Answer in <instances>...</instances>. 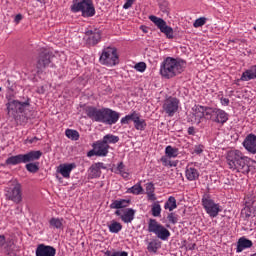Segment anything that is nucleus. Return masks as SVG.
Returning a JSON list of instances; mask_svg holds the SVG:
<instances>
[{
    "mask_svg": "<svg viewBox=\"0 0 256 256\" xmlns=\"http://www.w3.org/2000/svg\"><path fill=\"white\" fill-rule=\"evenodd\" d=\"M251 207L249 206H245L242 210H241V216L244 218V219H249L251 217Z\"/></svg>",
    "mask_w": 256,
    "mask_h": 256,
    "instance_id": "nucleus-41",
    "label": "nucleus"
},
{
    "mask_svg": "<svg viewBox=\"0 0 256 256\" xmlns=\"http://www.w3.org/2000/svg\"><path fill=\"white\" fill-rule=\"evenodd\" d=\"M184 71L185 61L173 57L164 59L160 66V75H162L164 79H173V77L181 75Z\"/></svg>",
    "mask_w": 256,
    "mask_h": 256,
    "instance_id": "nucleus-3",
    "label": "nucleus"
},
{
    "mask_svg": "<svg viewBox=\"0 0 256 256\" xmlns=\"http://www.w3.org/2000/svg\"><path fill=\"white\" fill-rule=\"evenodd\" d=\"M161 162L163 163L164 167H177V163L171 162L167 156H163L161 158Z\"/></svg>",
    "mask_w": 256,
    "mask_h": 256,
    "instance_id": "nucleus-40",
    "label": "nucleus"
},
{
    "mask_svg": "<svg viewBox=\"0 0 256 256\" xmlns=\"http://www.w3.org/2000/svg\"><path fill=\"white\" fill-rule=\"evenodd\" d=\"M94 155L97 157V150L92 149L87 153V157H94Z\"/></svg>",
    "mask_w": 256,
    "mask_h": 256,
    "instance_id": "nucleus-53",
    "label": "nucleus"
},
{
    "mask_svg": "<svg viewBox=\"0 0 256 256\" xmlns=\"http://www.w3.org/2000/svg\"><path fill=\"white\" fill-rule=\"evenodd\" d=\"M26 169L29 173H37L39 171V162L26 164Z\"/></svg>",
    "mask_w": 256,
    "mask_h": 256,
    "instance_id": "nucleus-37",
    "label": "nucleus"
},
{
    "mask_svg": "<svg viewBox=\"0 0 256 256\" xmlns=\"http://www.w3.org/2000/svg\"><path fill=\"white\" fill-rule=\"evenodd\" d=\"M196 247H197V244L193 243V244H189L187 246V249H189V251H193V250H195Z\"/></svg>",
    "mask_w": 256,
    "mask_h": 256,
    "instance_id": "nucleus-58",
    "label": "nucleus"
},
{
    "mask_svg": "<svg viewBox=\"0 0 256 256\" xmlns=\"http://www.w3.org/2000/svg\"><path fill=\"white\" fill-rule=\"evenodd\" d=\"M105 255H106V256H113V252L107 250V251L105 252Z\"/></svg>",
    "mask_w": 256,
    "mask_h": 256,
    "instance_id": "nucleus-60",
    "label": "nucleus"
},
{
    "mask_svg": "<svg viewBox=\"0 0 256 256\" xmlns=\"http://www.w3.org/2000/svg\"><path fill=\"white\" fill-rule=\"evenodd\" d=\"M251 79H256V66L243 72L240 81H251Z\"/></svg>",
    "mask_w": 256,
    "mask_h": 256,
    "instance_id": "nucleus-24",
    "label": "nucleus"
},
{
    "mask_svg": "<svg viewBox=\"0 0 256 256\" xmlns=\"http://www.w3.org/2000/svg\"><path fill=\"white\" fill-rule=\"evenodd\" d=\"M53 57H55L53 52L47 49H42L38 55L37 69H46V67H49V65H51V59H53Z\"/></svg>",
    "mask_w": 256,
    "mask_h": 256,
    "instance_id": "nucleus-13",
    "label": "nucleus"
},
{
    "mask_svg": "<svg viewBox=\"0 0 256 256\" xmlns=\"http://www.w3.org/2000/svg\"><path fill=\"white\" fill-rule=\"evenodd\" d=\"M0 91H2V88L0 87Z\"/></svg>",
    "mask_w": 256,
    "mask_h": 256,
    "instance_id": "nucleus-63",
    "label": "nucleus"
},
{
    "mask_svg": "<svg viewBox=\"0 0 256 256\" xmlns=\"http://www.w3.org/2000/svg\"><path fill=\"white\" fill-rule=\"evenodd\" d=\"M117 171L116 173H119L124 179H127L129 177V173L125 172V164L123 162H120L117 166Z\"/></svg>",
    "mask_w": 256,
    "mask_h": 256,
    "instance_id": "nucleus-36",
    "label": "nucleus"
},
{
    "mask_svg": "<svg viewBox=\"0 0 256 256\" xmlns=\"http://www.w3.org/2000/svg\"><path fill=\"white\" fill-rule=\"evenodd\" d=\"M38 140H39V138L33 137V138H31V139H27L26 141H27V143L32 144V143H36V141H38Z\"/></svg>",
    "mask_w": 256,
    "mask_h": 256,
    "instance_id": "nucleus-57",
    "label": "nucleus"
},
{
    "mask_svg": "<svg viewBox=\"0 0 256 256\" xmlns=\"http://www.w3.org/2000/svg\"><path fill=\"white\" fill-rule=\"evenodd\" d=\"M146 193H155V186L153 183L150 182L146 185Z\"/></svg>",
    "mask_w": 256,
    "mask_h": 256,
    "instance_id": "nucleus-45",
    "label": "nucleus"
},
{
    "mask_svg": "<svg viewBox=\"0 0 256 256\" xmlns=\"http://www.w3.org/2000/svg\"><path fill=\"white\" fill-rule=\"evenodd\" d=\"M144 33H147V30L143 29Z\"/></svg>",
    "mask_w": 256,
    "mask_h": 256,
    "instance_id": "nucleus-62",
    "label": "nucleus"
},
{
    "mask_svg": "<svg viewBox=\"0 0 256 256\" xmlns=\"http://www.w3.org/2000/svg\"><path fill=\"white\" fill-rule=\"evenodd\" d=\"M102 65H107L108 67H113L119 64V55H117V49L108 47L102 51L99 58Z\"/></svg>",
    "mask_w": 256,
    "mask_h": 256,
    "instance_id": "nucleus-8",
    "label": "nucleus"
},
{
    "mask_svg": "<svg viewBox=\"0 0 256 256\" xmlns=\"http://www.w3.org/2000/svg\"><path fill=\"white\" fill-rule=\"evenodd\" d=\"M226 161L231 171L237 173H243L244 175L249 174L251 169L249 168L250 161L249 157L245 156L241 150H230L226 154Z\"/></svg>",
    "mask_w": 256,
    "mask_h": 256,
    "instance_id": "nucleus-2",
    "label": "nucleus"
},
{
    "mask_svg": "<svg viewBox=\"0 0 256 256\" xmlns=\"http://www.w3.org/2000/svg\"><path fill=\"white\" fill-rule=\"evenodd\" d=\"M5 197L7 201H13V203H21L23 201V191L21 190V184L16 183L13 187L6 188Z\"/></svg>",
    "mask_w": 256,
    "mask_h": 256,
    "instance_id": "nucleus-10",
    "label": "nucleus"
},
{
    "mask_svg": "<svg viewBox=\"0 0 256 256\" xmlns=\"http://www.w3.org/2000/svg\"><path fill=\"white\" fill-rule=\"evenodd\" d=\"M57 250L53 246L39 244L36 248V256H55Z\"/></svg>",
    "mask_w": 256,
    "mask_h": 256,
    "instance_id": "nucleus-15",
    "label": "nucleus"
},
{
    "mask_svg": "<svg viewBox=\"0 0 256 256\" xmlns=\"http://www.w3.org/2000/svg\"><path fill=\"white\" fill-rule=\"evenodd\" d=\"M56 177L59 179V181H60V183H61V178H59V175H57Z\"/></svg>",
    "mask_w": 256,
    "mask_h": 256,
    "instance_id": "nucleus-61",
    "label": "nucleus"
},
{
    "mask_svg": "<svg viewBox=\"0 0 256 256\" xmlns=\"http://www.w3.org/2000/svg\"><path fill=\"white\" fill-rule=\"evenodd\" d=\"M134 117H135V112L129 115H126L120 120L121 125H129V121H133Z\"/></svg>",
    "mask_w": 256,
    "mask_h": 256,
    "instance_id": "nucleus-38",
    "label": "nucleus"
},
{
    "mask_svg": "<svg viewBox=\"0 0 256 256\" xmlns=\"http://www.w3.org/2000/svg\"><path fill=\"white\" fill-rule=\"evenodd\" d=\"M71 11L72 13H79V11H81L82 17H93L95 15L93 0H82L80 2L73 0Z\"/></svg>",
    "mask_w": 256,
    "mask_h": 256,
    "instance_id": "nucleus-6",
    "label": "nucleus"
},
{
    "mask_svg": "<svg viewBox=\"0 0 256 256\" xmlns=\"http://www.w3.org/2000/svg\"><path fill=\"white\" fill-rule=\"evenodd\" d=\"M159 249H161V241L152 240L151 242L148 243L147 251H149V253H157Z\"/></svg>",
    "mask_w": 256,
    "mask_h": 256,
    "instance_id": "nucleus-27",
    "label": "nucleus"
},
{
    "mask_svg": "<svg viewBox=\"0 0 256 256\" xmlns=\"http://www.w3.org/2000/svg\"><path fill=\"white\" fill-rule=\"evenodd\" d=\"M110 233H119L121 229H123V225L117 221H112V223L108 226Z\"/></svg>",
    "mask_w": 256,
    "mask_h": 256,
    "instance_id": "nucleus-30",
    "label": "nucleus"
},
{
    "mask_svg": "<svg viewBox=\"0 0 256 256\" xmlns=\"http://www.w3.org/2000/svg\"><path fill=\"white\" fill-rule=\"evenodd\" d=\"M36 93H38L39 95L45 94V86H39V87L36 89Z\"/></svg>",
    "mask_w": 256,
    "mask_h": 256,
    "instance_id": "nucleus-51",
    "label": "nucleus"
},
{
    "mask_svg": "<svg viewBox=\"0 0 256 256\" xmlns=\"http://www.w3.org/2000/svg\"><path fill=\"white\" fill-rule=\"evenodd\" d=\"M148 232L155 233L156 237H158V239H161V241H167V239L171 237V232H169V230L165 228V226L161 225L155 219L149 220Z\"/></svg>",
    "mask_w": 256,
    "mask_h": 256,
    "instance_id": "nucleus-7",
    "label": "nucleus"
},
{
    "mask_svg": "<svg viewBox=\"0 0 256 256\" xmlns=\"http://www.w3.org/2000/svg\"><path fill=\"white\" fill-rule=\"evenodd\" d=\"M132 121H133L134 127H135V129H137V131H145V128L147 127V123L145 122L144 119H141L139 117V114H137V112H134V118Z\"/></svg>",
    "mask_w": 256,
    "mask_h": 256,
    "instance_id": "nucleus-22",
    "label": "nucleus"
},
{
    "mask_svg": "<svg viewBox=\"0 0 256 256\" xmlns=\"http://www.w3.org/2000/svg\"><path fill=\"white\" fill-rule=\"evenodd\" d=\"M167 220L169 221V223H172V225H176V223L178 221L177 217L175 216V213H173V212L168 214Z\"/></svg>",
    "mask_w": 256,
    "mask_h": 256,
    "instance_id": "nucleus-44",
    "label": "nucleus"
},
{
    "mask_svg": "<svg viewBox=\"0 0 256 256\" xmlns=\"http://www.w3.org/2000/svg\"><path fill=\"white\" fill-rule=\"evenodd\" d=\"M90 171L92 173V177H100L101 175V170L99 168H97L95 166V164H93L91 167H90Z\"/></svg>",
    "mask_w": 256,
    "mask_h": 256,
    "instance_id": "nucleus-43",
    "label": "nucleus"
},
{
    "mask_svg": "<svg viewBox=\"0 0 256 256\" xmlns=\"http://www.w3.org/2000/svg\"><path fill=\"white\" fill-rule=\"evenodd\" d=\"M23 20V15L22 14H17L14 18V22L18 25V23H21Z\"/></svg>",
    "mask_w": 256,
    "mask_h": 256,
    "instance_id": "nucleus-49",
    "label": "nucleus"
},
{
    "mask_svg": "<svg viewBox=\"0 0 256 256\" xmlns=\"http://www.w3.org/2000/svg\"><path fill=\"white\" fill-rule=\"evenodd\" d=\"M86 115L92 121H96L97 123H104L105 125H115L121 114L111 108H102L97 109L93 106H89L86 108Z\"/></svg>",
    "mask_w": 256,
    "mask_h": 256,
    "instance_id": "nucleus-1",
    "label": "nucleus"
},
{
    "mask_svg": "<svg viewBox=\"0 0 256 256\" xmlns=\"http://www.w3.org/2000/svg\"><path fill=\"white\" fill-rule=\"evenodd\" d=\"M73 169H75V164L71 163V164H60L57 167V173H60V175H62V177H64L65 179H69V177H71V171H73Z\"/></svg>",
    "mask_w": 256,
    "mask_h": 256,
    "instance_id": "nucleus-18",
    "label": "nucleus"
},
{
    "mask_svg": "<svg viewBox=\"0 0 256 256\" xmlns=\"http://www.w3.org/2000/svg\"><path fill=\"white\" fill-rule=\"evenodd\" d=\"M221 104L225 106L229 105V98H221Z\"/></svg>",
    "mask_w": 256,
    "mask_h": 256,
    "instance_id": "nucleus-56",
    "label": "nucleus"
},
{
    "mask_svg": "<svg viewBox=\"0 0 256 256\" xmlns=\"http://www.w3.org/2000/svg\"><path fill=\"white\" fill-rule=\"evenodd\" d=\"M133 3H135V0H127L126 3L123 5V9L131 8Z\"/></svg>",
    "mask_w": 256,
    "mask_h": 256,
    "instance_id": "nucleus-46",
    "label": "nucleus"
},
{
    "mask_svg": "<svg viewBox=\"0 0 256 256\" xmlns=\"http://www.w3.org/2000/svg\"><path fill=\"white\" fill-rule=\"evenodd\" d=\"M134 68L136 69V71L143 73L145 69H147V64L145 62H139L134 66Z\"/></svg>",
    "mask_w": 256,
    "mask_h": 256,
    "instance_id": "nucleus-42",
    "label": "nucleus"
},
{
    "mask_svg": "<svg viewBox=\"0 0 256 256\" xmlns=\"http://www.w3.org/2000/svg\"><path fill=\"white\" fill-rule=\"evenodd\" d=\"M128 193H132L133 195H140V193H143V187L141 184H135L131 188L128 189Z\"/></svg>",
    "mask_w": 256,
    "mask_h": 256,
    "instance_id": "nucleus-34",
    "label": "nucleus"
},
{
    "mask_svg": "<svg viewBox=\"0 0 256 256\" xmlns=\"http://www.w3.org/2000/svg\"><path fill=\"white\" fill-rule=\"evenodd\" d=\"M65 135L68 139H72V141H79V132L77 130L67 129Z\"/></svg>",
    "mask_w": 256,
    "mask_h": 256,
    "instance_id": "nucleus-31",
    "label": "nucleus"
},
{
    "mask_svg": "<svg viewBox=\"0 0 256 256\" xmlns=\"http://www.w3.org/2000/svg\"><path fill=\"white\" fill-rule=\"evenodd\" d=\"M43 152L41 150H32L26 154H18L6 159V165H19L21 163H32V161H39Z\"/></svg>",
    "mask_w": 256,
    "mask_h": 256,
    "instance_id": "nucleus-5",
    "label": "nucleus"
},
{
    "mask_svg": "<svg viewBox=\"0 0 256 256\" xmlns=\"http://www.w3.org/2000/svg\"><path fill=\"white\" fill-rule=\"evenodd\" d=\"M243 147L248 150L249 153H252L253 155L256 154V135L255 134H249L244 142Z\"/></svg>",
    "mask_w": 256,
    "mask_h": 256,
    "instance_id": "nucleus-16",
    "label": "nucleus"
},
{
    "mask_svg": "<svg viewBox=\"0 0 256 256\" xmlns=\"http://www.w3.org/2000/svg\"><path fill=\"white\" fill-rule=\"evenodd\" d=\"M50 225H51V227H53L54 229H63V219L52 218V219L50 220Z\"/></svg>",
    "mask_w": 256,
    "mask_h": 256,
    "instance_id": "nucleus-33",
    "label": "nucleus"
},
{
    "mask_svg": "<svg viewBox=\"0 0 256 256\" xmlns=\"http://www.w3.org/2000/svg\"><path fill=\"white\" fill-rule=\"evenodd\" d=\"M8 113H12L17 125H23V113L25 109L31 107V99L27 98L25 102L19 100H9L6 104Z\"/></svg>",
    "mask_w": 256,
    "mask_h": 256,
    "instance_id": "nucleus-4",
    "label": "nucleus"
},
{
    "mask_svg": "<svg viewBox=\"0 0 256 256\" xmlns=\"http://www.w3.org/2000/svg\"><path fill=\"white\" fill-rule=\"evenodd\" d=\"M115 215H117L121 219V215H123V214L121 213L120 210H116Z\"/></svg>",
    "mask_w": 256,
    "mask_h": 256,
    "instance_id": "nucleus-59",
    "label": "nucleus"
},
{
    "mask_svg": "<svg viewBox=\"0 0 256 256\" xmlns=\"http://www.w3.org/2000/svg\"><path fill=\"white\" fill-rule=\"evenodd\" d=\"M206 23H207V18L200 17L195 20V22L193 23V27H195L197 29L199 27H203V25H205Z\"/></svg>",
    "mask_w": 256,
    "mask_h": 256,
    "instance_id": "nucleus-39",
    "label": "nucleus"
},
{
    "mask_svg": "<svg viewBox=\"0 0 256 256\" xmlns=\"http://www.w3.org/2000/svg\"><path fill=\"white\" fill-rule=\"evenodd\" d=\"M202 205L209 217L215 218L221 213V206L207 196L202 198Z\"/></svg>",
    "mask_w": 256,
    "mask_h": 256,
    "instance_id": "nucleus-11",
    "label": "nucleus"
},
{
    "mask_svg": "<svg viewBox=\"0 0 256 256\" xmlns=\"http://www.w3.org/2000/svg\"><path fill=\"white\" fill-rule=\"evenodd\" d=\"M88 45H97L101 41V32L88 30L86 32Z\"/></svg>",
    "mask_w": 256,
    "mask_h": 256,
    "instance_id": "nucleus-19",
    "label": "nucleus"
},
{
    "mask_svg": "<svg viewBox=\"0 0 256 256\" xmlns=\"http://www.w3.org/2000/svg\"><path fill=\"white\" fill-rule=\"evenodd\" d=\"M209 108H205L203 106H195L194 109V117L197 121V123H201V120L203 119V117H207V110Z\"/></svg>",
    "mask_w": 256,
    "mask_h": 256,
    "instance_id": "nucleus-21",
    "label": "nucleus"
},
{
    "mask_svg": "<svg viewBox=\"0 0 256 256\" xmlns=\"http://www.w3.org/2000/svg\"><path fill=\"white\" fill-rule=\"evenodd\" d=\"M253 247V242L245 237H241L237 242V253H241L244 249Z\"/></svg>",
    "mask_w": 256,
    "mask_h": 256,
    "instance_id": "nucleus-20",
    "label": "nucleus"
},
{
    "mask_svg": "<svg viewBox=\"0 0 256 256\" xmlns=\"http://www.w3.org/2000/svg\"><path fill=\"white\" fill-rule=\"evenodd\" d=\"M93 147L97 151V157H107L109 153V144L102 140L93 144Z\"/></svg>",
    "mask_w": 256,
    "mask_h": 256,
    "instance_id": "nucleus-17",
    "label": "nucleus"
},
{
    "mask_svg": "<svg viewBox=\"0 0 256 256\" xmlns=\"http://www.w3.org/2000/svg\"><path fill=\"white\" fill-rule=\"evenodd\" d=\"M194 153H196V155H201V153H203V146H196Z\"/></svg>",
    "mask_w": 256,
    "mask_h": 256,
    "instance_id": "nucleus-50",
    "label": "nucleus"
},
{
    "mask_svg": "<svg viewBox=\"0 0 256 256\" xmlns=\"http://www.w3.org/2000/svg\"><path fill=\"white\" fill-rule=\"evenodd\" d=\"M188 135H195V127L190 126L188 128Z\"/></svg>",
    "mask_w": 256,
    "mask_h": 256,
    "instance_id": "nucleus-55",
    "label": "nucleus"
},
{
    "mask_svg": "<svg viewBox=\"0 0 256 256\" xmlns=\"http://www.w3.org/2000/svg\"><path fill=\"white\" fill-rule=\"evenodd\" d=\"M153 217H161V204L155 202L151 209Z\"/></svg>",
    "mask_w": 256,
    "mask_h": 256,
    "instance_id": "nucleus-35",
    "label": "nucleus"
},
{
    "mask_svg": "<svg viewBox=\"0 0 256 256\" xmlns=\"http://www.w3.org/2000/svg\"><path fill=\"white\" fill-rule=\"evenodd\" d=\"M165 153L169 159L177 157L179 155V149L173 148L172 146H167L165 149Z\"/></svg>",
    "mask_w": 256,
    "mask_h": 256,
    "instance_id": "nucleus-29",
    "label": "nucleus"
},
{
    "mask_svg": "<svg viewBox=\"0 0 256 256\" xmlns=\"http://www.w3.org/2000/svg\"><path fill=\"white\" fill-rule=\"evenodd\" d=\"M150 21L160 29L161 33H164L168 39H173V28L167 25V22L163 18L151 15L149 16Z\"/></svg>",
    "mask_w": 256,
    "mask_h": 256,
    "instance_id": "nucleus-12",
    "label": "nucleus"
},
{
    "mask_svg": "<svg viewBox=\"0 0 256 256\" xmlns=\"http://www.w3.org/2000/svg\"><path fill=\"white\" fill-rule=\"evenodd\" d=\"M206 118L210 119L214 123H220L221 125H224V123L229 121V114H227L225 110L219 108H208L206 110Z\"/></svg>",
    "mask_w": 256,
    "mask_h": 256,
    "instance_id": "nucleus-9",
    "label": "nucleus"
},
{
    "mask_svg": "<svg viewBox=\"0 0 256 256\" xmlns=\"http://www.w3.org/2000/svg\"><path fill=\"white\" fill-rule=\"evenodd\" d=\"M186 178L188 181H197V179H199V171L193 167L187 168Z\"/></svg>",
    "mask_w": 256,
    "mask_h": 256,
    "instance_id": "nucleus-26",
    "label": "nucleus"
},
{
    "mask_svg": "<svg viewBox=\"0 0 256 256\" xmlns=\"http://www.w3.org/2000/svg\"><path fill=\"white\" fill-rule=\"evenodd\" d=\"M6 240H5V235H0V248L5 245Z\"/></svg>",
    "mask_w": 256,
    "mask_h": 256,
    "instance_id": "nucleus-54",
    "label": "nucleus"
},
{
    "mask_svg": "<svg viewBox=\"0 0 256 256\" xmlns=\"http://www.w3.org/2000/svg\"><path fill=\"white\" fill-rule=\"evenodd\" d=\"M112 256H129V253H127L125 251H122V252L115 251L112 253Z\"/></svg>",
    "mask_w": 256,
    "mask_h": 256,
    "instance_id": "nucleus-47",
    "label": "nucleus"
},
{
    "mask_svg": "<svg viewBox=\"0 0 256 256\" xmlns=\"http://www.w3.org/2000/svg\"><path fill=\"white\" fill-rule=\"evenodd\" d=\"M164 209H168L169 211L177 209V199L174 196H170L164 204Z\"/></svg>",
    "mask_w": 256,
    "mask_h": 256,
    "instance_id": "nucleus-28",
    "label": "nucleus"
},
{
    "mask_svg": "<svg viewBox=\"0 0 256 256\" xmlns=\"http://www.w3.org/2000/svg\"><path fill=\"white\" fill-rule=\"evenodd\" d=\"M129 203H131V200H114L110 204V209H124V207H128Z\"/></svg>",
    "mask_w": 256,
    "mask_h": 256,
    "instance_id": "nucleus-25",
    "label": "nucleus"
},
{
    "mask_svg": "<svg viewBox=\"0 0 256 256\" xmlns=\"http://www.w3.org/2000/svg\"><path fill=\"white\" fill-rule=\"evenodd\" d=\"M135 219V210L133 208H127L121 215V221L123 223H131Z\"/></svg>",
    "mask_w": 256,
    "mask_h": 256,
    "instance_id": "nucleus-23",
    "label": "nucleus"
},
{
    "mask_svg": "<svg viewBox=\"0 0 256 256\" xmlns=\"http://www.w3.org/2000/svg\"><path fill=\"white\" fill-rule=\"evenodd\" d=\"M146 194H147L148 199H149L150 201H156V200H157V197H155V192H148V193H146Z\"/></svg>",
    "mask_w": 256,
    "mask_h": 256,
    "instance_id": "nucleus-48",
    "label": "nucleus"
},
{
    "mask_svg": "<svg viewBox=\"0 0 256 256\" xmlns=\"http://www.w3.org/2000/svg\"><path fill=\"white\" fill-rule=\"evenodd\" d=\"M97 169H99L101 171V169H107V167L105 166V164H103V162H98L94 164Z\"/></svg>",
    "mask_w": 256,
    "mask_h": 256,
    "instance_id": "nucleus-52",
    "label": "nucleus"
},
{
    "mask_svg": "<svg viewBox=\"0 0 256 256\" xmlns=\"http://www.w3.org/2000/svg\"><path fill=\"white\" fill-rule=\"evenodd\" d=\"M163 110L169 117H173L179 110V99L170 97L165 100Z\"/></svg>",
    "mask_w": 256,
    "mask_h": 256,
    "instance_id": "nucleus-14",
    "label": "nucleus"
},
{
    "mask_svg": "<svg viewBox=\"0 0 256 256\" xmlns=\"http://www.w3.org/2000/svg\"><path fill=\"white\" fill-rule=\"evenodd\" d=\"M102 141L105 142L106 145H109V143H119V138L118 136L108 134L103 137Z\"/></svg>",
    "mask_w": 256,
    "mask_h": 256,
    "instance_id": "nucleus-32",
    "label": "nucleus"
}]
</instances>
